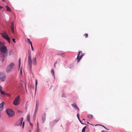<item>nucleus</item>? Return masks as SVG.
I'll return each instance as SVG.
<instances>
[{
	"mask_svg": "<svg viewBox=\"0 0 132 132\" xmlns=\"http://www.w3.org/2000/svg\"><path fill=\"white\" fill-rule=\"evenodd\" d=\"M57 63V62L56 61L55 62L54 64H56Z\"/></svg>",
	"mask_w": 132,
	"mask_h": 132,
	"instance_id": "47",
	"label": "nucleus"
},
{
	"mask_svg": "<svg viewBox=\"0 0 132 132\" xmlns=\"http://www.w3.org/2000/svg\"><path fill=\"white\" fill-rule=\"evenodd\" d=\"M27 42L29 44H30L31 45L32 44V42L30 41V39L28 38H27Z\"/></svg>",
	"mask_w": 132,
	"mask_h": 132,
	"instance_id": "19",
	"label": "nucleus"
},
{
	"mask_svg": "<svg viewBox=\"0 0 132 132\" xmlns=\"http://www.w3.org/2000/svg\"><path fill=\"white\" fill-rule=\"evenodd\" d=\"M2 87L0 86V91L2 90Z\"/></svg>",
	"mask_w": 132,
	"mask_h": 132,
	"instance_id": "41",
	"label": "nucleus"
},
{
	"mask_svg": "<svg viewBox=\"0 0 132 132\" xmlns=\"http://www.w3.org/2000/svg\"><path fill=\"white\" fill-rule=\"evenodd\" d=\"M39 101L38 100H37L36 101V108H38V106L39 105Z\"/></svg>",
	"mask_w": 132,
	"mask_h": 132,
	"instance_id": "16",
	"label": "nucleus"
},
{
	"mask_svg": "<svg viewBox=\"0 0 132 132\" xmlns=\"http://www.w3.org/2000/svg\"><path fill=\"white\" fill-rule=\"evenodd\" d=\"M84 55V54L82 53V51H80L79 52L78 54L77 58L78 62L80 60Z\"/></svg>",
	"mask_w": 132,
	"mask_h": 132,
	"instance_id": "6",
	"label": "nucleus"
},
{
	"mask_svg": "<svg viewBox=\"0 0 132 132\" xmlns=\"http://www.w3.org/2000/svg\"><path fill=\"white\" fill-rule=\"evenodd\" d=\"M3 7H1V6H0V10Z\"/></svg>",
	"mask_w": 132,
	"mask_h": 132,
	"instance_id": "45",
	"label": "nucleus"
},
{
	"mask_svg": "<svg viewBox=\"0 0 132 132\" xmlns=\"http://www.w3.org/2000/svg\"><path fill=\"white\" fill-rule=\"evenodd\" d=\"M5 55V54L3 53L1 54V57L2 58V62H3L4 60Z\"/></svg>",
	"mask_w": 132,
	"mask_h": 132,
	"instance_id": "14",
	"label": "nucleus"
},
{
	"mask_svg": "<svg viewBox=\"0 0 132 132\" xmlns=\"http://www.w3.org/2000/svg\"><path fill=\"white\" fill-rule=\"evenodd\" d=\"M37 132H39V130L38 129H37Z\"/></svg>",
	"mask_w": 132,
	"mask_h": 132,
	"instance_id": "44",
	"label": "nucleus"
},
{
	"mask_svg": "<svg viewBox=\"0 0 132 132\" xmlns=\"http://www.w3.org/2000/svg\"><path fill=\"white\" fill-rule=\"evenodd\" d=\"M42 120L43 121V123H44L46 120V114H44L42 116Z\"/></svg>",
	"mask_w": 132,
	"mask_h": 132,
	"instance_id": "12",
	"label": "nucleus"
},
{
	"mask_svg": "<svg viewBox=\"0 0 132 132\" xmlns=\"http://www.w3.org/2000/svg\"><path fill=\"white\" fill-rule=\"evenodd\" d=\"M5 104V103L4 102H2L0 104V111H2L4 108V105Z\"/></svg>",
	"mask_w": 132,
	"mask_h": 132,
	"instance_id": "10",
	"label": "nucleus"
},
{
	"mask_svg": "<svg viewBox=\"0 0 132 132\" xmlns=\"http://www.w3.org/2000/svg\"><path fill=\"white\" fill-rule=\"evenodd\" d=\"M29 122L31 126H33V124L30 122V121H29Z\"/></svg>",
	"mask_w": 132,
	"mask_h": 132,
	"instance_id": "33",
	"label": "nucleus"
},
{
	"mask_svg": "<svg viewBox=\"0 0 132 132\" xmlns=\"http://www.w3.org/2000/svg\"><path fill=\"white\" fill-rule=\"evenodd\" d=\"M1 93L3 95H4L5 94V92H4L3 90H2L0 91Z\"/></svg>",
	"mask_w": 132,
	"mask_h": 132,
	"instance_id": "27",
	"label": "nucleus"
},
{
	"mask_svg": "<svg viewBox=\"0 0 132 132\" xmlns=\"http://www.w3.org/2000/svg\"><path fill=\"white\" fill-rule=\"evenodd\" d=\"M36 115H37V114H35V113L34 114L33 116V119H34V120H35L36 119Z\"/></svg>",
	"mask_w": 132,
	"mask_h": 132,
	"instance_id": "25",
	"label": "nucleus"
},
{
	"mask_svg": "<svg viewBox=\"0 0 132 132\" xmlns=\"http://www.w3.org/2000/svg\"><path fill=\"white\" fill-rule=\"evenodd\" d=\"M37 129H38V128H39V124H38V122H37Z\"/></svg>",
	"mask_w": 132,
	"mask_h": 132,
	"instance_id": "37",
	"label": "nucleus"
},
{
	"mask_svg": "<svg viewBox=\"0 0 132 132\" xmlns=\"http://www.w3.org/2000/svg\"><path fill=\"white\" fill-rule=\"evenodd\" d=\"M88 34L87 33L85 34H84V36L86 38H87L88 37Z\"/></svg>",
	"mask_w": 132,
	"mask_h": 132,
	"instance_id": "29",
	"label": "nucleus"
},
{
	"mask_svg": "<svg viewBox=\"0 0 132 132\" xmlns=\"http://www.w3.org/2000/svg\"><path fill=\"white\" fill-rule=\"evenodd\" d=\"M20 71V73L21 74L22 73V70L21 68Z\"/></svg>",
	"mask_w": 132,
	"mask_h": 132,
	"instance_id": "38",
	"label": "nucleus"
},
{
	"mask_svg": "<svg viewBox=\"0 0 132 132\" xmlns=\"http://www.w3.org/2000/svg\"><path fill=\"white\" fill-rule=\"evenodd\" d=\"M6 111L9 117H12L15 114L14 112L10 109H7L6 110Z\"/></svg>",
	"mask_w": 132,
	"mask_h": 132,
	"instance_id": "2",
	"label": "nucleus"
},
{
	"mask_svg": "<svg viewBox=\"0 0 132 132\" xmlns=\"http://www.w3.org/2000/svg\"><path fill=\"white\" fill-rule=\"evenodd\" d=\"M7 50V48L5 46L0 48V51L2 53H6Z\"/></svg>",
	"mask_w": 132,
	"mask_h": 132,
	"instance_id": "8",
	"label": "nucleus"
},
{
	"mask_svg": "<svg viewBox=\"0 0 132 132\" xmlns=\"http://www.w3.org/2000/svg\"><path fill=\"white\" fill-rule=\"evenodd\" d=\"M6 7L7 9V10L8 11L10 12L11 11V10L10 7L7 6H6Z\"/></svg>",
	"mask_w": 132,
	"mask_h": 132,
	"instance_id": "17",
	"label": "nucleus"
},
{
	"mask_svg": "<svg viewBox=\"0 0 132 132\" xmlns=\"http://www.w3.org/2000/svg\"><path fill=\"white\" fill-rule=\"evenodd\" d=\"M12 40H13V42H14V43H16V42H15V39H14V38H13L12 39Z\"/></svg>",
	"mask_w": 132,
	"mask_h": 132,
	"instance_id": "34",
	"label": "nucleus"
},
{
	"mask_svg": "<svg viewBox=\"0 0 132 132\" xmlns=\"http://www.w3.org/2000/svg\"><path fill=\"white\" fill-rule=\"evenodd\" d=\"M80 122H81V123H82V124H84V123H82V121H81L80 119H79Z\"/></svg>",
	"mask_w": 132,
	"mask_h": 132,
	"instance_id": "40",
	"label": "nucleus"
},
{
	"mask_svg": "<svg viewBox=\"0 0 132 132\" xmlns=\"http://www.w3.org/2000/svg\"><path fill=\"white\" fill-rule=\"evenodd\" d=\"M77 118H78V119H79V114H77Z\"/></svg>",
	"mask_w": 132,
	"mask_h": 132,
	"instance_id": "36",
	"label": "nucleus"
},
{
	"mask_svg": "<svg viewBox=\"0 0 132 132\" xmlns=\"http://www.w3.org/2000/svg\"><path fill=\"white\" fill-rule=\"evenodd\" d=\"M6 79V76L4 73H0V79L3 82Z\"/></svg>",
	"mask_w": 132,
	"mask_h": 132,
	"instance_id": "7",
	"label": "nucleus"
},
{
	"mask_svg": "<svg viewBox=\"0 0 132 132\" xmlns=\"http://www.w3.org/2000/svg\"><path fill=\"white\" fill-rule=\"evenodd\" d=\"M62 97H66V96H65V94H63L62 96Z\"/></svg>",
	"mask_w": 132,
	"mask_h": 132,
	"instance_id": "32",
	"label": "nucleus"
},
{
	"mask_svg": "<svg viewBox=\"0 0 132 132\" xmlns=\"http://www.w3.org/2000/svg\"><path fill=\"white\" fill-rule=\"evenodd\" d=\"M59 55L62 56L63 57H64L65 56V53H62L58 54Z\"/></svg>",
	"mask_w": 132,
	"mask_h": 132,
	"instance_id": "22",
	"label": "nucleus"
},
{
	"mask_svg": "<svg viewBox=\"0 0 132 132\" xmlns=\"http://www.w3.org/2000/svg\"><path fill=\"white\" fill-rule=\"evenodd\" d=\"M2 37L6 40L9 43L10 42V38L6 32L1 33Z\"/></svg>",
	"mask_w": 132,
	"mask_h": 132,
	"instance_id": "5",
	"label": "nucleus"
},
{
	"mask_svg": "<svg viewBox=\"0 0 132 132\" xmlns=\"http://www.w3.org/2000/svg\"><path fill=\"white\" fill-rule=\"evenodd\" d=\"M4 46V44L3 43L0 42V48L3 47Z\"/></svg>",
	"mask_w": 132,
	"mask_h": 132,
	"instance_id": "20",
	"label": "nucleus"
},
{
	"mask_svg": "<svg viewBox=\"0 0 132 132\" xmlns=\"http://www.w3.org/2000/svg\"><path fill=\"white\" fill-rule=\"evenodd\" d=\"M24 122H23V124H22V127L23 128L24 127Z\"/></svg>",
	"mask_w": 132,
	"mask_h": 132,
	"instance_id": "35",
	"label": "nucleus"
},
{
	"mask_svg": "<svg viewBox=\"0 0 132 132\" xmlns=\"http://www.w3.org/2000/svg\"><path fill=\"white\" fill-rule=\"evenodd\" d=\"M28 64L30 67V69L32 68V63L35 65L36 64V57L33 58L32 60L31 59V56L30 54L29 53V52H28Z\"/></svg>",
	"mask_w": 132,
	"mask_h": 132,
	"instance_id": "1",
	"label": "nucleus"
},
{
	"mask_svg": "<svg viewBox=\"0 0 132 132\" xmlns=\"http://www.w3.org/2000/svg\"><path fill=\"white\" fill-rule=\"evenodd\" d=\"M14 65V64L13 63H10L7 67L6 69V71L9 73L11 71L12 69L13 66Z\"/></svg>",
	"mask_w": 132,
	"mask_h": 132,
	"instance_id": "3",
	"label": "nucleus"
},
{
	"mask_svg": "<svg viewBox=\"0 0 132 132\" xmlns=\"http://www.w3.org/2000/svg\"><path fill=\"white\" fill-rule=\"evenodd\" d=\"M51 72L53 76L55 78V74H54V71L53 69H52L51 70Z\"/></svg>",
	"mask_w": 132,
	"mask_h": 132,
	"instance_id": "21",
	"label": "nucleus"
},
{
	"mask_svg": "<svg viewBox=\"0 0 132 132\" xmlns=\"http://www.w3.org/2000/svg\"><path fill=\"white\" fill-rule=\"evenodd\" d=\"M27 120L28 122L30 121V115L29 113L27 116Z\"/></svg>",
	"mask_w": 132,
	"mask_h": 132,
	"instance_id": "18",
	"label": "nucleus"
},
{
	"mask_svg": "<svg viewBox=\"0 0 132 132\" xmlns=\"http://www.w3.org/2000/svg\"><path fill=\"white\" fill-rule=\"evenodd\" d=\"M13 53L12 51H11L9 52V53L10 55H11Z\"/></svg>",
	"mask_w": 132,
	"mask_h": 132,
	"instance_id": "31",
	"label": "nucleus"
},
{
	"mask_svg": "<svg viewBox=\"0 0 132 132\" xmlns=\"http://www.w3.org/2000/svg\"><path fill=\"white\" fill-rule=\"evenodd\" d=\"M20 63H21V60L20 59V58L19 59V66L20 67Z\"/></svg>",
	"mask_w": 132,
	"mask_h": 132,
	"instance_id": "30",
	"label": "nucleus"
},
{
	"mask_svg": "<svg viewBox=\"0 0 132 132\" xmlns=\"http://www.w3.org/2000/svg\"><path fill=\"white\" fill-rule=\"evenodd\" d=\"M37 84H38L37 80V79H36V85H35V88H36L35 92L36 91L37 88Z\"/></svg>",
	"mask_w": 132,
	"mask_h": 132,
	"instance_id": "24",
	"label": "nucleus"
},
{
	"mask_svg": "<svg viewBox=\"0 0 132 132\" xmlns=\"http://www.w3.org/2000/svg\"><path fill=\"white\" fill-rule=\"evenodd\" d=\"M101 132H105V131L104 130H103Z\"/></svg>",
	"mask_w": 132,
	"mask_h": 132,
	"instance_id": "48",
	"label": "nucleus"
},
{
	"mask_svg": "<svg viewBox=\"0 0 132 132\" xmlns=\"http://www.w3.org/2000/svg\"><path fill=\"white\" fill-rule=\"evenodd\" d=\"M71 105L75 108L77 109L78 111L79 110V109L78 108L76 104L75 103L72 104H71Z\"/></svg>",
	"mask_w": 132,
	"mask_h": 132,
	"instance_id": "13",
	"label": "nucleus"
},
{
	"mask_svg": "<svg viewBox=\"0 0 132 132\" xmlns=\"http://www.w3.org/2000/svg\"><path fill=\"white\" fill-rule=\"evenodd\" d=\"M85 120V119H83L82 120Z\"/></svg>",
	"mask_w": 132,
	"mask_h": 132,
	"instance_id": "50",
	"label": "nucleus"
},
{
	"mask_svg": "<svg viewBox=\"0 0 132 132\" xmlns=\"http://www.w3.org/2000/svg\"><path fill=\"white\" fill-rule=\"evenodd\" d=\"M23 85V84L22 83H20L19 84L18 87L19 90H20V89L22 87Z\"/></svg>",
	"mask_w": 132,
	"mask_h": 132,
	"instance_id": "15",
	"label": "nucleus"
},
{
	"mask_svg": "<svg viewBox=\"0 0 132 132\" xmlns=\"http://www.w3.org/2000/svg\"><path fill=\"white\" fill-rule=\"evenodd\" d=\"M86 126H85V127H84L83 128V129L82 130V132H85V129H86Z\"/></svg>",
	"mask_w": 132,
	"mask_h": 132,
	"instance_id": "26",
	"label": "nucleus"
},
{
	"mask_svg": "<svg viewBox=\"0 0 132 132\" xmlns=\"http://www.w3.org/2000/svg\"><path fill=\"white\" fill-rule=\"evenodd\" d=\"M1 112H0V118L1 117Z\"/></svg>",
	"mask_w": 132,
	"mask_h": 132,
	"instance_id": "46",
	"label": "nucleus"
},
{
	"mask_svg": "<svg viewBox=\"0 0 132 132\" xmlns=\"http://www.w3.org/2000/svg\"><path fill=\"white\" fill-rule=\"evenodd\" d=\"M88 117L89 119H91L93 118V116L91 114H90L88 115Z\"/></svg>",
	"mask_w": 132,
	"mask_h": 132,
	"instance_id": "23",
	"label": "nucleus"
},
{
	"mask_svg": "<svg viewBox=\"0 0 132 132\" xmlns=\"http://www.w3.org/2000/svg\"><path fill=\"white\" fill-rule=\"evenodd\" d=\"M87 123L88 124H90V123L88 122H87Z\"/></svg>",
	"mask_w": 132,
	"mask_h": 132,
	"instance_id": "49",
	"label": "nucleus"
},
{
	"mask_svg": "<svg viewBox=\"0 0 132 132\" xmlns=\"http://www.w3.org/2000/svg\"><path fill=\"white\" fill-rule=\"evenodd\" d=\"M20 96L18 95L16 97L14 101L13 104L15 105H18L20 104Z\"/></svg>",
	"mask_w": 132,
	"mask_h": 132,
	"instance_id": "4",
	"label": "nucleus"
},
{
	"mask_svg": "<svg viewBox=\"0 0 132 132\" xmlns=\"http://www.w3.org/2000/svg\"><path fill=\"white\" fill-rule=\"evenodd\" d=\"M23 120V118H22L21 119H19V121L16 123V125L20 126H21L22 125V122Z\"/></svg>",
	"mask_w": 132,
	"mask_h": 132,
	"instance_id": "9",
	"label": "nucleus"
},
{
	"mask_svg": "<svg viewBox=\"0 0 132 132\" xmlns=\"http://www.w3.org/2000/svg\"><path fill=\"white\" fill-rule=\"evenodd\" d=\"M31 48H32V50L33 51L34 50V49H33V46H32V44L31 45Z\"/></svg>",
	"mask_w": 132,
	"mask_h": 132,
	"instance_id": "39",
	"label": "nucleus"
},
{
	"mask_svg": "<svg viewBox=\"0 0 132 132\" xmlns=\"http://www.w3.org/2000/svg\"><path fill=\"white\" fill-rule=\"evenodd\" d=\"M38 109V108H36V110H35L34 113L37 114V112Z\"/></svg>",
	"mask_w": 132,
	"mask_h": 132,
	"instance_id": "28",
	"label": "nucleus"
},
{
	"mask_svg": "<svg viewBox=\"0 0 132 132\" xmlns=\"http://www.w3.org/2000/svg\"><path fill=\"white\" fill-rule=\"evenodd\" d=\"M11 31L13 33L14 32V25L13 22L11 24Z\"/></svg>",
	"mask_w": 132,
	"mask_h": 132,
	"instance_id": "11",
	"label": "nucleus"
},
{
	"mask_svg": "<svg viewBox=\"0 0 132 132\" xmlns=\"http://www.w3.org/2000/svg\"><path fill=\"white\" fill-rule=\"evenodd\" d=\"M56 64H54V68H56Z\"/></svg>",
	"mask_w": 132,
	"mask_h": 132,
	"instance_id": "43",
	"label": "nucleus"
},
{
	"mask_svg": "<svg viewBox=\"0 0 132 132\" xmlns=\"http://www.w3.org/2000/svg\"><path fill=\"white\" fill-rule=\"evenodd\" d=\"M101 126H102L104 128H105V129H107V130H109V129H107L104 126H103V125H101Z\"/></svg>",
	"mask_w": 132,
	"mask_h": 132,
	"instance_id": "42",
	"label": "nucleus"
}]
</instances>
